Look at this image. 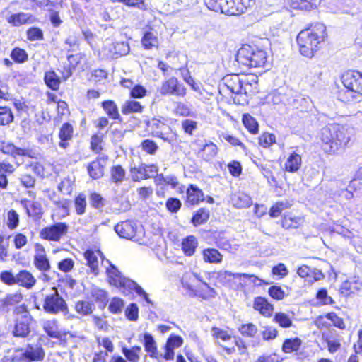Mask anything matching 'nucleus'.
Instances as JSON below:
<instances>
[{"label": "nucleus", "instance_id": "obj_2", "mask_svg": "<svg viewBox=\"0 0 362 362\" xmlns=\"http://www.w3.org/2000/svg\"><path fill=\"white\" fill-rule=\"evenodd\" d=\"M327 37V28L323 23L310 24L296 37L300 53L308 58L313 57L322 48Z\"/></svg>", "mask_w": 362, "mask_h": 362}, {"label": "nucleus", "instance_id": "obj_33", "mask_svg": "<svg viewBox=\"0 0 362 362\" xmlns=\"http://www.w3.org/2000/svg\"><path fill=\"white\" fill-rule=\"evenodd\" d=\"M36 283L34 275L27 269H21L16 274V285L20 287L31 289Z\"/></svg>", "mask_w": 362, "mask_h": 362}, {"label": "nucleus", "instance_id": "obj_52", "mask_svg": "<svg viewBox=\"0 0 362 362\" xmlns=\"http://www.w3.org/2000/svg\"><path fill=\"white\" fill-rule=\"evenodd\" d=\"M10 57L15 64H20L27 62L29 59L27 51L18 46L11 49Z\"/></svg>", "mask_w": 362, "mask_h": 362}, {"label": "nucleus", "instance_id": "obj_25", "mask_svg": "<svg viewBox=\"0 0 362 362\" xmlns=\"http://www.w3.org/2000/svg\"><path fill=\"white\" fill-rule=\"evenodd\" d=\"M141 44L145 50H151L158 47L159 39L158 32L153 26L150 25H146L141 38Z\"/></svg>", "mask_w": 362, "mask_h": 362}, {"label": "nucleus", "instance_id": "obj_46", "mask_svg": "<svg viewBox=\"0 0 362 362\" xmlns=\"http://www.w3.org/2000/svg\"><path fill=\"white\" fill-rule=\"evenodd\" d=\"M203 260L206 263L219 264L223 260V255L215 248H205L202 251Z\"/></svg>", "mask_w": 362, "mask_h": 362}, {"label": "nucleus", "instance_id": "obj_12", "mask_svg": "<svg viewBox=\"0 0 362 362\" xmlns=\"http://www.w3.org/2000/svg\"><path fill=\"white\" fill-rule=\"evenodd\" d=\"M158 91L162 96H175L182 98L187 95V88L175 76H171L164 80Z\"/></svg>", "mask_w": 362, "mask_h": 362}, {"label": "nucleus", "instance_id": "obj_20", "mask_svg": "<svg viewBox=\"0 0 362 362\" xmlns=\"http://www.w3.org/2000/svg\"><path fill=\"white\" fill-rule=\"evenodd\" d=\"M115 231L123 239L136 240L139 239V227L132 220L122 221L115 226Z\"/></svg>", "mask_w": 362, "mask_h": 362}, {"label": "nucleus", "instance_id": "obj_28", "mask_svg": "<svg viewBox=\"0 0 362 362\" xmlns=\"http://www.w3.org/2000/svg\"><path fill=\"white\" fill-rule=\"evenodd\" d=\"M183 344V339L180 335L170 334L163 346V356L165 361H172L175 357V349L180 347Z\"/></svg>", "mask_w": 362, "mask_h": 362}, {"label": "nucleus", "instance_id": "obj_14", "mask_svg": "<svg viewBox=\"0 0 362 362\" xmlns=\"http://www.w3.org/2000/svg\"><path fill=\"white\" fill-rule=\"evenodd\" d=\"M42 329L47 335L52 339H57L59 344L66 346L73 337L69 331L62 330L59 322L56 319L48 320L43 323Z\"/></svg>", "mask_w": 362, "mask_h": 362}, {"label": "nucleus", "instance_id": "obj_6", "mask_svg": "<svg viewBox=\"0 0 362 362\" xmlns=\"http://www.w3.org/2000/svg\"><path fill=\"white\" fill-rule=\"evenodd\" d=\"M146 129L152 137L161 139L163 142L173 144L178 140L177 131L167 123L163 116H155L145 121Z\"/></svg>", "mask_w": 362, "mask_h": 362}, {"label": "nucleus", "instance_id": "obj_58", "mask_svg": "<svg viewBox=\"0 0 362 362\" xmlns=\"http://www.w3.org/2000/svg\"><path fill=\"white\" fill-rule=\"evenodd\" d=\"M272 321L282 328H289L293 325L291 318L283 312L276 313L273 316Z\"/></svg>", "mask_w": 362, "mask_h": 362}, {"label": "nucleus", "instance_id": "obj_34", "mask_svg": "<svg viewBox=\"0 0 362 362\" xmlns=\"http://www.w3.org/2000/svg\"><path fill=\"white\" fill-rule=\"evenodd\" d=\"M20 203L25 209L26 214L29 217L35 219L41 218L43 214V209L40 202L30 201L28 199H22Z\"/></svg>", "mask_w": 362, "mask_h": 362}, {"label": "nucleus", "instance_id": "obj_29", "mask_svg": "<svg viewBox=\"0 0 362 362\" xmlns=\"http://www.w3.org/2000/svg\"><path fill=\"white\" fill-rule=\"evenodd\" d=\"M253 309L264 317L269 318L272 316L274 307L267 298L256 296L253 299Z\"/></svg>", "mask_w": 362, "mask_h": 362}, {"label": "nucleus", "instance_id": "obj_17", "mask_svg": "<svg viewBox=\"0 0 362 362\" xmlns=\"http://www.w3.org/2000/svg\"><path fill=\"white\" fill-rule=\"evenodd\" d=\"M242 81L238 74H230L225 78V87L231 93L233 103L240 105L247 103L246 97L242 95Z\"/></svg>", "mask_w": 362, "mask_h": 362}, {"label": "nucleus", "instance_id": "obj_38", "mask_svg": "<svg viewBox=\"0 0 362 362\" xmlns=\"http://www.w3.org/2000/svg\"><path fill=\"white\" fill-rule=\"evenodd\" d=\"M35 21L36 19L32 14L23 12L11 14L7 18V22L15 27L33 23Z\"/></svg>", "mask_w": 362, "mask_h": 362}, {"label": "nucleus", "instance_id": "obj_55", "mask_svg": "<svg viewBox=\"0 0 362 362\" xmlns=\"http://www.w3.org/2000/svg\"><path fill=\"white\" fill-rule=\"evenodd\" d=\"M292 204L288 201H278L273 204L269 209V215L271 218L279 217L284 210L288 209Z\"/></svg>", "mask_w": 362, "mask_h": 362}, {"label": "nucleus", "instance_id": "obj_39", "mask_svg": "<svg viewBox=\"0 0 362 362\" xmlns=\"http://www.w3.org/2000/svg\"><path fill=\"white\" fill-rule=\"evenodd\" d=\"M222 275L225 279H240L242 277L250 279L255 285L261 286L264 285H269V283L262 279L259 278L255 274H248L246 273H232L230 272H224Z\"/></svg>", "mask_w": 362, "mask_h": 362}, {"label": "nucleus", "instance_id": "obj_27", "mask_svg": "<svg viewBox=\"0 0 362 362\" xmlns=\"http://www.w3.org/2000/svg\"><path fill=\"white\" fill-rule=\"evenodd\" d=\"M144 346L146 352L151 358L156 360L157 362L165 361L163 354L158 351L156 342L153 336L149 333L144 334Z\"/></svg>", "mask_w": 362, "mask_h": 362}, {"label": "nucleus", "instance_id": "obj_48", "mask_svg": "<svg viewBox=\"0 0 362 362\" xmlns=\"http://www.w3.org/2000/svg\"><path fill=\"white\" fill-rule=\"evenodd\" d=\"M144 109V105L139 101L127 100L121 106L122 113L127 115L132 113H141Z\"/></svg>", "mask_w": 362, "mask_h": 362}, {"label": "nucleus", "instance_id": "obj_60", "mask_svg": "<svg viewBox=\"0 0 362 362\" xmlns=\"http://www.w3.org/2000/svg\"><path fill=\"white\" fill-rule=\"evenodd\" d=\"M89 201L90 206L99 211H102L106 204L105 199L100 193L95 192L90 193Z\"/></svg>", "mask_w": 362, "mask_h": 362}, {"label": "nucleus", "instance_id": "obj_10", "mask_svg": "<svg viewBox=\"0 0 362 362\" xmlns=\"http://www.w3.org/2000/svg\"><path fill=\"white\" fill-rule=\"evenodd\" d=\"M231 329L228 327L225 329L221 328L217 326H213L211 329V336L217 341H228L233 339L235 346L238 351L239 354L243 355L247 352V344L246 341L238 336H233L231 334Z\"/></svg>", "mask_w": 362, "mask_h": 362}, {"label": "nucleus", "instance_id": "obj_24", "mask_svg": "<svg viewBox=\"0 0 362 362\" xmlns=\"http://www.w3.org/2000/svg\"><path fill=\"white\" fill-rule=\"evenodd\" d=\"M185 204L187 206H195L204 202V191L197 185L189 184L186 188Z\"/></svg>", "mask_w": 362, "mask_h": 362}, {"label": "nucleus", "instance_id": "obj_16", "mask_svg": "<svg viewBox=\"0 0 362 362\" xmlns=\"http://www.w3.org/2000/svg\"><path fill=\"white\" fill-rule=\"evenodd\" d=\"M66 59L68 64L64 65L60 71L62 78L64 81L70 78L77 68L83 70V66L88 64L87 56L83 52L68 54Z\"/></svg>", "mask_w": 362, "mask_h": 362}, {"label": "nucleus", "instance_id": "obj_42", "mask_svg": "<svg viewBox=\"0 0 362 362\" xmlns=\"http://www.w3.org/2000/svg\"><path fill=\"white\" fill-rule=\"evenodd\" d=\"M303 341L298 337L286 338L281 344V351L284 354L297 353L302 346Z\"/></svg>", "mask_w": 362, "mask_h": 362}, {"label": "nucleus", "instance_id": "obj_4", "mask_svg": "<svg viewBox=\"0 0 362 362\" xmlns=\"http://www.w3.org/2000/svg\"><path fill=\"white\" fill-rule=\"evenodd\" d=\"M235 61L240 68H264L268 63L266 51L249 45H243L237 52Z\"/></svg>", "mask_w": 362, "mask_h": 362}, {"label": "nucleus", "instance_id": "obj_54", "mask_svg": "<svg viewBox=\"0 0 362 362\" xmlns=\"http://www.w3.org/2000/svg\"><path fill=\"white\" fill-rule=\"evenodd\" d=\"M214 245L221 250H230L232 248L231 244L225 236L223 232L214 231L212 233Z\"/></svg>", "mask_w": 362, "mask_h": 362}, {"label": "nucleus", "instance_id": "obj_35", "mask_svg": "<svg viewBox=\"0 0 362 362\" xmlns=\"http://www.w3.org/2000/svg\"><path fill=\"white\" fill-rule=\"evenodd\" d=\"M286 2L293 10L310 12L317 8L320 0H286Z\"/></svg>", "mask_w": 362, "mask_h": 362}, {"label": "nucleus", "instance_id": "obj_1", "mask_svg": "<svg viewBox=\"0 0 362 362\" xmlns=\"http://www.w3.org/2000/svg\"><path fill=\"white\" fill-rule=\"evenodd\" d=\"M317 148L322 155L338 156L351 146V135L345 125L334 122L323 127L317 136Z\"/></svg>", "mask_w": 362, "mask_h": 362}, {"label": "nucleus", "instance_id": "obj_13", "mask_svg": "<svg viewBox=\"0 0 362 362\" xmlns=\"http://www.w3.org/2000/svg\"><path fill=\"white\" fill-rule=\"evenodd\" d=\"M69 231V225L65 222H55L42 228L39 233L41 240L49 242H59L66 235Z\"/></svg>", "mask_w": 362, "mask_h": 362}, {"label": "nucleus", "instance_id": "obj_41", "mask_svg": "<svg viewBox=\"0 0 362 362\" xmlns=\"http://www.w3.org/2000/svg\"><path fill=\"white\" fill-rule=\"evenodd\" d=\"M304 222L303 217L293 216L291 214H284L281 219V225L286 230L297 229Z\"/></svg>", "mask_w": 362, "mask_h": 362}, {"label": "nucleus", "instance_id": "obj_3", "mask_svg": "<svg viewBox=\"0 0 362 362\" xmlns=\"http://www.w3.org/2000/svg\"><path fill=\"white\" fill-rule=\"evenodd\" d=\"M340 81L346 88L338 91V99L344 103H356L362 99V73L357 70H347L340 76Z\"/></svg>", "mask_w": 362, "mask_h": 362}, {"label": "nucleus", "instance_id": "obj_64", "mask_svg": "<svg viewBox=\"0 0 362 362\" xmlns=\"http://www.w3.org/2000/svg\"><path fill=\"white\" fill-rule=\"evenodd\" d=\"M75 211L77 215H82L86 209V197L83 193L78 194L74 200Z\"/></svg>", "mask_w": 362, "mask_h": 362}, {"label": "nucleus", "instance_id": "obj_9", "mask_svg": "<svg viewBox=\"0 0 362 362\" xmlns=\"http://www.w3.org/2000/svg\"><path fill=\"white\" fill-rule=\"evenodd\" d=\"M193 144L196 146L194 154L201 162L211 163L218 156L219 148L210 140L204 139V142H202L200 139H196Z\"/></svg>", "mask_w": 362, "mask_h": 362}, {"label": "nucleus", "instance_id": "obj_26", "mask_svg": "<svg viewBox=\"0 0 362 362\" xmlns=\"http://www.w3.org/2000/svg\"><path fill=\"white\" fill-rule=\"evenodd\" d=\"M83 255L91 273L98 275L100 272L98 258L103 259L105 257L103 253L100 250L87 249Z\"/></svg>", "mask_w": 362, "mask_h": 362}, {"label": "nucleus", "instance_id": "obj_57", "mask_svg": "<svg viewBox=\"0 0 362 362\" xmlns=\"http://www.w3.org/2000/svg\"><path fill=\"white\" fill-rule=\"evenodd\" d=\"M103 136L98 134H93L90 136V149L95 153L100 156L104 148H103Z\"/></svg>", "mask_w": 362, "mask_h": 362}, {"label": "nucleus", "instance_id": "obj_15", "mask_svg": "<svg viewBox=\"0 0 362 362\" xmlns=\"http://www.w3.org/2000/svg\"><path fill=\"white\" fill-rule=\"evenodd\" d=\"M105 273L109 284L117 288L129 291L135 284L134 281L124 276L116 266L110 262L106 268Z\"/></svg>", "mask_w": 362, "mask_h": 362}, {"label": "nucleus", "instance_id": "obj_7", "mask_svg": "<svg viewBox=\"0 0 362 362\" xmlns=\"http://www.w3.org/2000/svg\"><path fill=\"white\" fill-rule=\"evenodd\" d=\"M199 284H195V280L192 278H185L182 280V288L186 295L189 297H197L203 300H209L215 298L217 293L206 282L197 277Z\"/></svg>", "mask_w": 362, "mask_h": 362}, {"label": "nucleus", "instance_id": "obj_5", "mask_svg": "<svg viewBox=\"0 0 362 362\" xmlns=\"http://www.w3.org/2000/svg\"><path fill=\"white\" fill-rule=\"evenodd\" d=\"M207 8L228 16L245 13L253 4V0H204Z\"/></svg>", "mask_w": 362, "mask_h": 362}, {"label": "nucleus", "instance_id": "obj_49", "mask_svg": "<svg viewBox=\"0 0 362 362\" xmlns=\"http://www.w3.org/2000/svg\"><path fill=\"white\" fill-rule=\"evenodd\" d=\"M44 82L52 90H58L61 84V79L56 72L51 69L45 73Z\"/></svg>", "mask_w": 362, "mask_h": 362}, {"label": "nucleus", "instance_id": "obj_19", "mask_svg": "<svg viewBox=\"0 0 362 362\" xmlns=\"http://www.w3.org/2000/svg\"><path fill=\"white\" fill-rule=\"evenodd\" d=\"M132 180L135 182L153 177L158 174V167L156 164L140 163L129 170Z\"/></svg>", "mask_w": 362, "mask_h": 362}, {"label": "nucleus", "instance_id": "obj_45", "mask_svg": "<svg viewBox=\"0 0 362 362\" xmlns=\"http://www.w3.org/2000/svg\"><path fill=\"white\" fill-rule=\"evenodd\" d=\"M74 308L80 317H86L92 315L95 305L93 302L79 300L75 303Z\"/></svg>", "mask_w": 362, "mask_h": 362}, {"label": "nucleus", "instance_id": "obj_44", "mask_svg": "<svg viewBox=\"0 0 362 362\" xmlns=\"http://www.w3.org/2000/svg\"><path fill=\"white\" fill-rule=\"evenodd\" d=\"M198 247V241L195 236L189 235L182 239L181 248L185 256H192Z\"/></svg>", "mask_w": 362, "mask_h": 362}, {"label": "nucleus", "instance_id": "obj_22", "mask_svg": "<svg viewBox=\"0 0 362 362\" xmlns=\"http://www.w3.org/2000/svg\"><path fill=\"white\" fill-rule=\"evenodd\" d=\"M109 160L107 155L98 156L93 160L88 163L86 170L88 175L93 180L101 178L104 174Z\"/></svg>", "mask_w": 362, "mask_h": 362}, {"label": "nucleus", "instance_id": "obj_8", "mask_svg": "<svg viewBox=\"0 0 362 362\" xmlns=\"http://www.w3.org/2000/svg\"><path fill=\"white\" fill-rule=\"evenodd\" d=\"M16 352H21L19 356H13L12 361L40 362L45 358V351L40 343H28L24 349H17Z\"/></svg>", "mask_w": 362, "mask_h": 362}, {"label": "nucleus", "instance_id": "obj_51", "mask_svg": "<svg viewBox=\"0 0 362 362\" xmlns=\"http://www.w3.org/2000/svg\"><path fill=\"white\" fill-rule=\"evenodd\" d=\"M242 122L250 134L255 135L259 132V124L250 114L244 113L242 116Z\"/></svg>", "mask_w": 362, "mask_h": 362}, {"label": "nucleus", "instance_id": "obj_62", "mask_svg": "<svg viewBox=\"0 0 362 362\" xmlns=\"http://www.w3.org/2000/svg\"><path fill=\"white\" fill-rule=\"evenodd\" d=\"M141 348L139 346H134L130 349L124 348L122 353L129 362H138L140 359Z\"/></svg>", "mask_w": 362, "mask_h": 362}, {"label": "nucleus", "instance_id": "obj_63", "mask_svg": "<svg viewBox=\"0 0 362 362\" xmlns=\"http://www.w3.org/2000/svg\"><path fill=\"white\" fill-rule=\"evenodd\" d=\"M6 226L11 230H15L19 225L20 216L18 212L14 209H10L7 211Z\"/></svg>", "mask_w": 362, "mask_h": 362}, {"label": "nucleus", "instance_id": "obj_21", "mask_svg": "<svg viewBox=\"0 0 362 362\" xmlns=\"http://www.w3.org/2000/svg\"><path fill=\"white\" fill-rule=\"evenodd\" d=\"M34 247L33 265L35 268L42 274L49 272L52 266L45 247L40 243H35Z\"/></svg>", "mask_w": 362, "mask_h": 362}, {"label": "nucleus", "instance_id": "obj_61", "mask_svg": "<svg viewBox=\"0 0 362 362\" xmlns=\"http://www.w3.org/2000/svg\"><path fill=\"white\" fill-rule=\"evenodd\" d=\"M139 147L142 151L148 155H155L159 148L157 143L151 139H144Z\"/></svg>", "mask_w": 362, "mask_h": 362}, {"label": "nucleus", "instance_id": "obj_47", "mask_svg": "<svg viewBox=\"0 0 362 362\" xmlns=\"http://www.w3.org/2000/svg\"><path fill=\"white\" fill-rule=\"evenodd\" d=\"M251 79L249 77H245L242 81V95L244 97H247L255 94L257 89V79L254 76H251Z\"/></svg>", "mask_w": 362, "mask_h": 362}, {"label": "nucleus", "instance_id": "obj_43", "mask_svg": "<svg viewBox=\"0 0 362 362\" xmlns=\"http://www.w3.org/2000/svg\"><path fill=\"white\" fill-rule=\"evenodd\" d=\"M233 205L237 209H245L252 204V198L246 193L237 192L231 197Z\"/></svg>", "mask_w": 362, "mask_h": 362}, {"label": "nucleus", "instance_id": "obj_23", "mask_svg": "<svg viewBox=\"0 0 362 362\" xmlns=\"http://www.w3.org/2000/svg\"><path fill=\"white\" fill-rule=\"evenodd\" d=\"M33 321V317L30 314L16 317L12 331L13 336L20 338L27 337L31 332L30 326Z\"/></svg>", "mask_w": 362, "mask_h": 362}, {"label": "nucleus", "instance_id": "obj_18", "mask_svg": "<svg viewBox=\"0 0 362 362\" xmlns=\"http://www.w3.org/2000/svg\"><path fill=\"white\" fill-rule=\"evenodd\" d=\"M0 151L13 158L24 156L31 159H37L40 156V153L32 148H22L11 142L5 141H0Z\"/></svg>", "mask_w": 362, "mask_h": 362}, {"label": "nucleus", "instance_id": "obj_31", "mask_svg": "<svg viewBox=\"0 0 362 362\" xmlns=\"http://www.w3.org/2000/svg\"><path fill=\"white\" fill-rule=\"evenodd\" d=\"M302 156L296 151L290 153L285 160L282 170L286 173H298L302 167Z\"/></svg>", "mask_w": 362, "mask_h": 362}, {"label": "nucleus", "instance_id": "obj_30", "mask_svg": "<svg viewBox=\"0 0 362 362\" xmlns=\"http://www.w3.org/2000/svg\"><path fill=\"white\" fill-rule=\"evenodd\" d=\"M298 275L309 283H314L325 277L323 273L316 269H312L306 264H303L297 269Z\"/></svg>", "mask_w": 362, "mask_h": 362}, {"label": "nucleus", "instance_id": "obj_50", "mask_svg": "<svg viewBox=\"0 0 362 362\" xmlns=\"http://www.w3.org/2000/svg\"><path fill=\"white\" fill-rule=\"evenodd\" d=\"M110 180L115 184H120L125 180L126 171L119 164L112 165L110 169Z\"/></svg>", "mask_w": 362, "mask_h": 362}, {"label": "nucleus", "instance_id": "obj_59", "mask_svg": "<svg viewBox=\"0 0 362 362\" xmlns=\"http://www.w3.org/2000/svg\"><path fill=\"white\" fill-rule=\"evenodd\" d=\"M238 332L243 337L254 338L257 334L258 328L252 322L242 324L238 327Z\"/></svg>", "mask_w": 362, "mask_h": 362}, {"label": "nucleus", "instance_id": "obj_36", "mask_svg": "<svg viewBox=\"0 0 362 362\" xmlns=\"http://www.w3.org/2000/svg\"><path fill=\"white\" fill-rule=\"evenodd\" d=\"M100 106L109 119L118 122H122L123 119L121 117L119 107L115 100H104L101 103Z\"/></svg>", "mask_w": 362, "mask_h": 362}, {"label": "nucleus", "instance_id": "obj_32", "mask_svg": "<svg viewBox=\"0 0 362 362\" xmlns=\"http://www.w3.org/2000/svg\"><path fill=\"white\" fill-rule=\"evenodd\" d=\"M74 127L69 122H64L59 130L58 136L59 139V146L62 149H66L69 146V142L74 138Z\"/></svg>", "mask_w": 362, "mask_h": 362}, {"label": "nucleus", "instance_id": "obj_40", "mask_svg": "<svg viewBox=\"0 0 362 362\" xmlns=\"http://www.w3.org/2000/svg\"><path fill=\"white\" fill-rule=\"evenodd\" d=\"M210 218V211L205 207H200L194 211L190 223L194 227L206 224Z\"/></svg>", "mask_w": 362, "mask_h": 362}, {"label": "nucleus", "instance_id": "obj_37", "mask_svg": "<svg viewBox=\"0 0 362 362\" xmlns=\"http://www.w3.org/2000/svg\"><path fill=\"white\" fill-rule=\"evenodd\" d=\"M16 171V167L7 160L0 161V191L7 189L8 185V176Z\"/></svg>", "mask_w": 362, "mask_h": 362}, {"label": "nucleus", "instance_id": "obj_11", "mask_svg": "<svg viewBox=\"0 0 362 362\" xmlns=\"http://www.w3.org/2000/svg\"><path fill=\"white\" fill-rule=\"evenodd\" d=\"M42 308L45 313L57 315L68 311V305L64 298L57 289L52 293L47 294L43 299Z\"/></svg>", "mask_w": 362, "mask_h": 362}, {"label": "nucleus", "instance_id": "obj_56", "mask_svg": "<svg viewBox=\"0 0 362 362\" xmlns=\"http://www.w3.org/2000/svg\"><path fill=\"white\" fill-rule=\"evenodd\" d=\"M14 120L11 108L7 105H0V126L9 125Z\"/></svg>", "mask_w": 362, "mask_h": 362}, {"label": "nucleus", "instance_id": "obj_53", "mask_svg": "<svg viewBox=\"0 0 362 362\" xmlns=\"http://www.w3.org/2000/svg\"><path fill=\"white\" fill-rule=\"evenodd\" d=\"M156 185L170 186L172 189H176L179 185V180L175 175L164 177L163 174L158 175L155 179Z\"/></svg>", "mask_w": 362, "mask_h": 362}]
</instances>
